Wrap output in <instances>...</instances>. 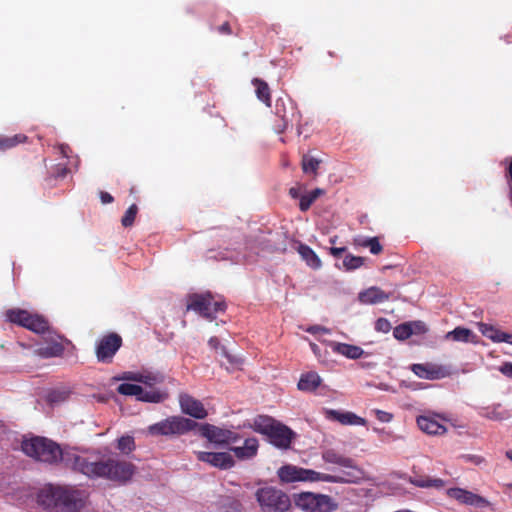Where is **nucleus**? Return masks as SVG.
Here are the masks:
<instances>
[{
	"mask_svg": "<svg viewBox=\"0 0 512 512\" xmlns=\"http://www.w3.org/2000/svg\"><path fill=\"white\" fill-rule=\"evenodd\" d=\"M235 456L240 460L251 459L256 455L257 450H233Z\"/></svg>",
	"mask_w": 512,
	"mask_h": 512,
	"instance_id": "obj_46",
	"label": "nucleus"
},
{
	"mask_svg": "<svg viewBox=\"0 0 512 512\" xmlns=\"http://www.w3.org/2000/svg\"><path fill=\"white\" fill-rule=\"evenodd\" d=\"M255 498L262 512H287L291 507L289 496L274 486L258 488Z\"/></svg>",
	"mask_w": 512,
	"mask_h": 512,
	"instance_id": "obj_5",
	"label": "nucleus"
},
{
	"mask_svg": "<svg viewBox=\"0 0 512 512\" xmlns=\"http://www.w3.org/2000/svg\"><path fill=\"white\" fill-rule=\"evenodd\" d=\"M411 483L414 484L417 487L422 488H441L444 486V482L441 479H431L429 477H416L414 479H411Z\"/></svg>",
	"mask_w": 512,
	"mask_h": 512,
	"instance_id": "obj_36",
	"label": "nucleus"
},
{
	"mask_svg": "<svg viewBox=\"0 0 512 512\" xmlns=\"http://www.w3.org/2000/svg\"><path fill=\"white\" fill-rule=\"evenodd\" d=\"M298 253L308 266L313 269H319L321 267V260L317 254L307 245L300 244L298 247Z\"/></svg>",
	"mask_w": 512,
	"mask_h": 512,
	"instance_id": "obj_28",
	"label": "nucleus"
},
{
	"mask_svg": "<svg viewBox=\"0 0 512 512\" xmlns=\"http://www.w3.org/2000/svg\"><path fill=\"white\" fill-rule=\"evenodd\" d=\"M68 170L66 167H60L59 168V171L57 172V176L59 177H65L66 174H67Z\"/></svg>",
	"mask_w": 512,
	"mask_h": 512,
	"instance_id": "obj_59",
	"label": "nucleus"
},
{
	"mask_svg": "<svg viewBox=\"0 0 512 512\" xmlns=\"http://www.w3.org/2000/svg\"><path fill=\"white\" fill-rule=\"evenodd\" d=\"M275 114L281 119V124L277 126L278 133L284 132L289 126L300 125L301 113L290 98L276 100Z\"/></svg>",
	"mask_w": 512,
	"mask_h": 512,
	"instance_id": "obj_9",
	"label": "nucleus"
},
{
	"mask_svg": "<svg viewBox=\"0 0 512 512\" xmlns=\"http://www.w3.org/2000/svg\"><path fill=\"white\" fill-rule=\"evenodd\" d=\"M226 308V303L222 300H215L210 292L194 293L188 296L187 310H192L209 321H213L216 314L224 312Z\"/></svg>",
	"mask_w": 512,
	"mask_h": 512,
	"instance_id": "obj_7",
	"label": "nucleus"
},
{
	"mask_svg": "<svg viewBox=\"0 0 512 512\" xmlns=\"http://www.w3.org/2000/svg\"><path fill=\"white\" fill-rule=\"evenodd\" d=\"M482 415L488 417L489 419H493V420H502L509 416L508 412L506 410L502 409L501 406L493 408L492 410L487 408L486 412L482 413Z\"/></svg>",
	"mask_w": 512,
	"mask_h": 512,
	"instance_id": "obj_43",
	"label": "nucleus"
},
{
	"mask_svg": "<svg viewBox=\"0 0 512 512\" xmlns=\"http://www.w3.org/2000/svg\"><path fill=\"white\" fill-rule=\"evenodd\" d=\"M199 436L207 439L213 444L235 443L240 438L235 432L209 423H197L196 428Z\"/></svg>",
	"mask_w": 512,
	"mask_h": 512,
	"instance_id": "obj_10",
	"label": "nucleus"
},
{
	"mask_svg": "<svg viewBox=\"0 0 512 512\" xmlns=\"http://www.w3.org/2000/svg\"><path fill=\"white\" fill-rule=\"evenodd\" d=\"M410 328L413 330V334H421L426 332V325L422 321L409 322Z\"/></svg>",
	"mask_w": 512,
	"mask_h": 512,
	"instance_id": "obj_47",
	"label": "nucleus"
},
{
	"mask_svg": "<svg viewBox=\"0 0 512 512\" xmlns=\"http://www.w3.org/2000/svg\"><path fill=\"white\" fill-rule=\"evenodd\" d=\"M197 422L182 416H169L147 428L151 436L175 437L184 435L196 428Z\"/></svg>",
	"mask_w": 512,
	"mask_h": 512,
	"instance_id": "obj_6",
	"label": "nucleus"
},
{
	"mask_svg": "<svg viewBox=\"0 0 512 512\" xmlns=\"http://www.w3.org/2000/svg\"><path fill=\"white\" fill-rule=\"evenodd\" d=\"M481 503H482V512H486L485 511L486 509L493 510L490 503L487 500H485L484 498H482Z\"/></svg>",
	"mask_w": 512,
	"mask_h": 512,
	"instance_id": "obj_58",
	"label": "nucleus"
},
{
	"mask_svg": "<svg viewBox=\"0 0 512 512\" xmlns=\"http://www.w3.org/2000/svg\"><path fill=\"white\" fill-rule=\"evenodd\" d=\"M252 84L255 87V93L257 98L266 104L268 107L271 106V90L269 85L260 78H254Z\"/></svg>",
	"mask_w": 512,
	"mask_h": 512,
	"instance_id": "obj_27",
	"label": "nucleus"
},
{
	"mask_svg": "<svg viewBox=\"0 0 512 512\" xmlns=\"http://www.w3.org/2000/svg\"><path fill=\"white\" fill-rule=\"evenodd\" d=\"M124 379L132 380L136 382L143 383L147 386H155L157 384H161L164 381L163 375L160 373L153 372H143V373H127Z\"/></svg>",
	"mask_w": 512,
	"mask_h": 512,
	"instance_id": "obj_19",
	"label": "nucleus"
},
{
	"mask_svg": "<svg viewBox=\"0 0 512 512\" xmlns=\"http://www.w3.org/2000/svg\"><path fill=\"white\" fill-rule=\"evenodd\" d=\"M321 384V378L316 372L302 374L298 382V389L301 391L312 392Z\"/></svg>",
	"mask_w": 512,
	"mask_h": 512,
	"instance_id": "obj_25",
	"label": "nucleus"
},
{
	"mask_svg": "<svg viewBox=\"0 0 512 512\" xmlns=\"http://www.w3.org/2000/svg\"><path fill=\"white\" fill-rule=\"evenodd\" d=\"M28 137L24 134H15L13 136H0V152L7 151L21 143H25Z\"/></svg>",
	"mask_w": 512,
	"mask_h": 512,
	"instance_id": "obj_30",
	"label": "nucleus"
},
{
	"mask_svg": "<svg viewBox=\"0 0 512 512\" xmlns=\"http://www.w3.org/2000/svg\"><path fill=\"white\" fill-rule=\"evenodd\" d=\"M354 244L362 248H368L373 255H379L383 251L378 237H357L354 239Z\"/></svg>",
	"mask_w": 512,
	"mask_h": 512,
	"instance_id": "obj_26",
	"label": "nucleus"
},
{
	"mask_svg": "<svg viewBox=\"0 0 512 512\" xmlns=\"http://www.w3.org/2000/svg\"><path fill=\"white\" fill-rule=\"evenodd\" d=\"M122 346V338L116 333L104 335L96 342L95 353L98 362L109 364Z\"/></svg>",
	"mask_w": 512,
	"mask_h": 512,
	"instance_id": "obj_11",
	"label": "nucleus"
},
{
	"mask_svg": "<svg viewBox=\"0 0 512 512\" xmlns=\"http://www.w3.org/2000/svg\"><path fill=\"white\" fill-rule=\"evenodd\" d=\"M241 448H258V440L256 438H247Z\"/></svg>",
	"mask_w": 512,
	"mask_h": 512,
	"instance_id": "obj_52",
	"label": "nucleus"
},
{
	"mask_svg": "<svg viewBox=\"0 0 512 512\" xmlns=\"http://www.w3.org/2000/svg\"><path fill=\"white\" fill-rule=\"evenodd\" d=\"M118 393L126 396H136L139 399L142 393V387L137 384L122 383L117 388Z\"/></svg>",
	"mask_w": 512,
	"mask_h": 512,
	"instance_id": "obj_37",
	"label": "nucleus"
},
{
	"mask_svg": "<svg viewBox=\"0 0 512 512\" xmlns=\"http://www.w3.org/2000/svg\"><path fill=\"white\" fill-rule=\"evenodd\" d=\"M87 498L85 490L52 484L43 486L35 494L37 504L51 512H80Z\"/></svg>",
	"mask_w": 512,
	"mask_h": 512,
	"instance_id": "obj_2",
	"label": "nucleus"
},
{
	"mask_svg": "<svg viewBox=\"0 0 512 512\" xmlns=\"http://www.w3.org/2000/svg\"><path fill=\"white\" fill-rule=\"evenodd\" d=\"M70 396V390L66 388H57L50 390L46 395V401L50 405H59L66 400H68Z\"/></svg>",
	"mask_w": 512,
	"mask_h": 512,
	"instance_id": "obj_31",
	"label": "nucleus"
},
{
	"mask_svg": "<svg viewBox=\"0 0 512 512\" xmlns=\"http://www.w3.org/2000/svg\"><path fill=\"white\" fill-rule=\"evenodd\" d=\"M409 322L396 326L393 330V335L398 340H406L413 335V330L410 328Z\"/></svg>",
	"mask_w": 512,
	"mask_h": 512,
	"instance_id": "obj_41",
	"label": "nucleus"
},
{
	"mask_svg": "<svg viewBox=\"0 0 512 512\" xmlns=\"http://www.w3.org/2000/svg\"><path fill=\"white\" fill-rule=\"evenodd\" d=\"M289 195L291 196V198L293 199H297V198H300V188L298 187H291L289 189Z\"/></svg>",
	"mask_w": 512,
	"mask_h": 512,
	"instance_id": "obj_54",
	"label": "nucleus"
},
{
	"mask_svg": "<svg viewBox=\"0 0 512 512\" xmlns=\"http://www.w3.org/2000/svg\"><path fill=\"white\" fill-rule=\"evenodd\" d=\"M315 493L301 492L294 494L295 505L305 512H312Z\"/></svg>",
	"mask_w": 512,
	"mask_h": 512,
	"instance_id": "obj_29",
	"label": "nucleus"
},
{
	"mask_svg": "<svg viewBox=\"0 0 512 512\" xmlns=\"http://www.w3.org/2000/svg\"><path fill=\"white\" fill-rule=\"evenodd\" d=\"M328 54H329L330 57H336V54L333 51H329Z\"/></svg>",
	"mask_w": 512,
	"mask_h": 512,
	"instance_id": "obj_62",
	"label": "nucleus"
},
{
	"mask_svg": "<svg viewBox=\"0 0 512 512\" xmlns=\"http://www.w3.org/2000/svg\"><path fill=\"white\" fill-rule=\"evenodd\" d=\"M507 486L512 489V484H508Z\"/></svg>",
	"mask_w": 512,
	"mask_h": 512,
	"instance_id": "obj_63",
	"label": "nucleus"
},
{
	"mask_svg": "<svg viewBox=\"0 0 512 512\" xmlns=\"http://www.w3.org/2000/svg\"><path fill=\"white\" fill-rule=\"evenodd\" d=\"M217 31L220 33V34H223V35H230L232 34V29H231V26L229 24V22H224L222 25L218 26L217 27Z\"/></svg>",
	"mask_w": 512,
	"mask_h": 512,
	"instance_id": "obj_50",
	"label": "nucleus"
},
{
	"mask_svg": "<svg viewBox=\"0 0 512 512\" xmlns=\"http://www.w3.org/2000/svg\"><path fill=\"white\" fill-rule=\"evenodd\" d=\"M134 446V438L130 435L122 436L118 439L117 448H132Z\"/></svg>",
	"mask_w": 512,
	"mask_h": 512,
	"instance_id": "obj_45",
	"label": "nucleus"
},
{
	"mask_svg": "<svg viewBox=\"0 0 512 512\" xmlns=\"http://www.w3.org/2000/svg\"><path fill=\"white\" fill-rule=\"evenodd\" d=\"M325 193V191L321 188H316L312 191H310L309 193L305 194V195H302L300 197V202H299V209L302 211V212H306L307 210H309V208L311 207V205L321 196Z\"/></svg>",
	"mask_w": 512,
	"mask_h": 512,
	"instance_id": "obj_32",
	"label": "nucleus"
},
{
	"mask_svg": "<svg viewBox=\"0 0 512 512\" xmlns=\"http://www.w3.org/2000/svg\"><path fill=\"white\" fill-rule=\"evenodd\" d=\"M59 151L64 157H68V152H70V148L68 145L61 144L59 146Z\"/></svg>",
	"mask_w": 512,
	"mask_h": 512,
	"instance_id": "obj_55",
	"label": "nucleus"
},
{
	"mask_svg": "<svg viewBox=\"0 0 512 512\" xmlns=\"http://www.w3.org/2000/svg\"><path fill=\"white\" fill-rule=\"evenodd\" d=\"M325 462L337 465L339 470L335 474L319 473L320 481L332 483H359L365 478V472L354 461L341 455L335 450H325L322 454Z\"/></svg>",
	"mask_w": 512,
	"mask_h": 512,
	"instance_id": "obj_3",
	"label": "nucleus"
},
{
	"mask_svg": "<svg viewBox=\"0 0 512 512\" xmlns=\"http://www.w3.org/2000/svg\"><path fill=\"white\" fill-rule=\"evenodd\" d=\"M506 456L512 461V450H508Z\"/></svg>",
	"mask_w": 512,
	"mask_h": 512,
	"instance_id": "obj_61",
	"label": "nucleus"
},
{
	"mask_svg": "<svg viewBox=\"0 0 512 512\" xmlns=\"http://www.w3.org/2000/svg\"><path fill=\"white\" fill-rule=\"evenodd\" d=\"M209 344L212 346V347H217V345L219 344V341H218V338L217 337H211L209 339Z\"/></svg>",
	"mask_w": 512,
	"mask_h": 512,
	"instance_id": "obj_60",
	"label": "nucleus"
},
{
	"mask_svg": "<svg viewBox=\"0 0 512 512\" xmlns=\"http://www.w3.org/2000/svg\"><path fill=\"white\" fill-rule=\"evenodd\" d=\"M179 403L181 410L184 414L190 415L195 419H204L208 413L202 402L195 399L189 394H181L179 396Z\"/></svg>",
	"mask_w": 512,
	"mask_h": 512,
	"instance_id": "obj_16",
	"label": "nucleus"
},
{
	"mask_svg": "<svg viewBox=\"0 0 512 512\" xmlns=\"http://www.w3.org/2000/svg\"><path fill=\"white\" fill-rule=\"evenodd\" d=\"M439 419L445 420L439 414L421 415L417 417L418 427L429 435H442L446 432V427L439 422Z\"/></svg>",
	"mask_w": 512,
	"mask_h": 512,
	"instance_id": "obj_17",
	"label": "nucleus"
},
{
	"mask_svg": "<svg viewBox=\"0 0 512 512\" xmlns=\"http://www.w3.org/2000/svg\"><path fill=\"white\" fill-rule=\"evenodd\" d=\"M166 398V395L160 391H144L139 396V400L150 403H159Z\"/></svg>",
	"mask_w": 512,
	"mask_h": 512,
	"instance_id": "obj_39",
	"label": "nucleus"
},
{
	"mask_svg": "<svg viewBox=\"0 0 512 512\" xmlns=\"http://www.w3.org/2000/svg\"><path fill=\"white\" fill-rule=\"evenodd\" d=\"M320 163V160L308 155H304L301 161L302 170L304 173H312L314 176H316Z\"/></svg>",
	"mask_w": 512,
	"mask_h": 512,
	"instance_id": "obj_35",
	"label": "nucleus"
},
{
	"mask_svg": "<svg viewBox=\"0 0 512 512\" xmlns=\"http://www.w3.org/2000/svg\"><path fill=\"white\" fill-rule=\"evenodd\" d=\"M411 371L419 378L427 380H439L450 375L447 367L431 362L412 364Z\"/></svg>",
	"mask_w": 512,
	"mask_h": 512,
	"instance_id": "obj_13",
	"label": "nucleus"
},
{
	"mask_svg": "<svg viewBox=\"0 0 512 512\" xmlns=\"http://www.w3.org/2000/svg\"><path fill=\"white\" fill-rule=\"evenodd\" d=\"M254 431L265 435L277 448H290L297 434L283 423L267 415H259L251 426Z\"/></svg>",
	"mask_w": 512,
	"mask_h": 512,
	"instance_id": "obj_4",
	"label": "nucleus"
},
{
	"mask_svg": "<svg viewBox=\"0 0 512 512\" xmlns=\"http://www.w3.org/2000/svg\"><path fill=\"white\" fill-rule=\"evenodd\" d=\"M331 348L333 352L341 354L349 359H359L364 354L361 347L347 343L333 342L331 344Z\"/></svg>",
	"mask_w": 512,
	"mask_h": 512,
	"instance_id": "obj_21",
	"label": "nucleus"
},
{
	"mask_svg": "<svg viewBox=\"0 0 512 512\" xmlns=\"http://www.w3.org/2000/svg\"><path fill=\"white\" fill-rule=\"evenodd\" d=\"M446 337L454 341L463 342H474L476 338V336L472 333L471 330L463 327L455 328L453 331H450Z\"/></svg>",
	"mask_w": 512,
	"mask_h": 512,
	"instance_id": "obj_33",
	"label": "nucleus"
},
{
	"mask_svg": "<svg viewBox=\"0 0 512 512\" xmlns=\"http://www.w3.org/2000/svg\"><path fill=\"white\" fill-rule=\"evenodd\" d=\"M279 236V233L274 234L271 231H260L258 239L260 240L261 245H263V249L274 252L279 249L275 241Z\"/></svg>",
	"mask_w": 512,
	"mask_h": 512,
	"instance_id": "obj_34",
	"label": "nucleus"
},
{
	"mask_svg": "<svg viewBox=\"0 0 512 512\" xmlns=\"http://www.w3.org/2000/svg\"><path fill=\"white\" fill-rule=\"evenodd\" d=\"M365 258L348 254L343 260V266L346 270L351 271L360 268L364 264Z\"/></svg>",
	"mask_w": 512,
	"mask_h": 512,
	"instance_id": "obj_38",
	"label": "nucleus"
},
{
	"mask_svg": "<svg viewBox=\"0 0 512 512\" xmlns=\"http://www.w3.org/2000/svg\"><path fill=\"white\" fill-rule=\"evenodd\" d=\"M376 418L381 422H390L393 418V415L389 412L382 410H375Z\"/></svg>",
	"mask_w": 512,
	"mask_h": 512,
	"instance_id": "obj_48",
	"label": "nucleus"
},
{
	"mask_svg": "<svg viewBox=\"0 0 512 512\" xmlns=\"http://www.w3.org/2000/svg\"><path fill=\"white\" fill-rule=\"evenodd\" d=\"M5 316L9 322L26 328L36 334H44L50 330L49 322L44 316L31 313L25 309H9L6 311Z\"/></svg>",
	"mask_w": 512,
	"mask_h": 512,
	"instance_id": "obj_8",
	"label": "nucleus"
},
{
	"mask_svg": "<svg viewBox=\"0 0 512 512\" xmlns=\"http://www.w3.org/2000/svg\"><path fill=\"white\" fill-rule=\"evenodd\" d=\"M482 335L491 339L494 342H502L503 332L486 324L482 323Z\"/></svg>",
	"mask_w": 512,
	"mask_h": 512,
	"instance_id": "obj_42",
	"label": "nucleus"
},
{
	"mask_svg": "<svg viewBox=\"0 0 512 512\" xmlns=\"http://www.w3.org/2000/svg\"><path fill=\"white\" fill-rule=\"evenodd\" d=\"M346 251V247H331L330 253L336 258H339Z\"/></svg>",
	"mask_w": 512,
	"mask_h": 512,
	"instance_id": "obj_53",
	"label": "nucleus"
},
{
	"mask_svg": "<svg viewBox=\"0 0 512 512\" xmlns=\"http://www.w3.org/2000/svg\"><path fill=\"white\" fill-rule=\"evenodd\" d=\"M21 448H61V446L46 437L32 436L30 438H24L21 444Z\"/></svg>",
	"mask_w": 512,
	"mask_h": 512,
	"instance_id": "obj_24",
	"label": "nucleus"
},
{
	"mask_svg": "<svg viewBox=\"0 0 512 512\" xmlns=\"http://www.w3.org/2000/svg\"><path fill=\"white\" fill-rule=\"evenodd\" d=\"M278 477L282 482L291 483L296 481H320L319 472L311 469L299 468L292 465H285L278 469Z\"/></svg>",
	"mask_w": 512,
	"mask_h": 512,
	"instance_id": "obj_12",
	"label": "nucleus"
},
{
	"mask_svg": "<svg viewBox=\"0 0 512 512\" xmlns=\"http://www.w3.org/2000/svg\"><path fill=\"white\" fill-rule=\"evenodd\" d=\"M339 504L329 495L315 493L312 512H334Z\"/></svg>",
	"mask_w": 512,
	"mask_h": 512,
	"instance_id": "obj_20",
	"label": "nucleus"
},
{
	"mask_svg": "<svg viewBox=\"0 0 512 512\" xmlns=\"http://www.w3.org/2000/svg\"><path fill=\"white\" fill-rule=\"evenodd\" d=\"M137 213L138 206L136 204L130 205L121 219L122 226L125 228L131 227L134 224Z\"/></svg>",
	"mask_w": 512,
	"mask_h": 512,
	"instance_id": "obj_40",
	"label": "nucleus"
},
{
	"mask_svg": "<svg viewBox=\"0 0 512 512\" xmlns=\"http://www.w3.org/2000/svg\"><path fill=\"white\" fill-rule=\"evenodd\" d=\"M502 342H506V343L512 345V334L503 332Z\"/></svg>",
	"mask_w": 512,
	"mask_h": 512,
	"instance_id": "obj_56",
	"label": "nucleus"
},
{
	"mask_svg": "<svg viewBox=\"0 0 512 512\" xmlns=\"http://www.w3.org/2000/svg\"><path fill=\"white\" fill-rule=\"evenodd\" d=\"M500 372L508 378H512V362H505L499 368Z\"/></svg>",
	"mask_w": 512,
	"mask_h": 512,
	"instance_id": "obj_49",
	"label": "nucleus"
},
{
	"mask_svg": "<svg viewBox=\"0 0 512 512\" xmlns=\"http://www.w3.org/2000/svg\"><path fill=\"white\" fill-rule=\"evenodd\" d=\"M309 332L311 333H317L319 331H323V332H328V330L324 327H321V326H314V327H311L308 329Z\"/></svg>",
	"mask_w": 512,
	"mask_h": 512,
	"instance_id": "obj_57",
	"label": "nucleus"
},
{
	"mask_svg": "<svg viewBox=\"0 0 512 512\" xmlns=\"http://www.w3.org/2000/svg\"><path fill=\"white\" fill-rule=\"evenodd\" d=\"M447 494L450 498H453L463 504L478 505L480 503V496L461 488L448 489Z\"/></svg>",
	"mask_w": 512,
	"mask_h": 512,
	"instance_id": "obj_22",
	"label": "nucleus"
},
{
	"mask_svg": "<svg viewBox=\"0 0 512 512\" xmlns=\"http://www.w3.org/2000/svg\"><path fill=\"white\" fill-rule=\"evenodd\" d=\"M375 329L378 332L387 333L391 330V324L386 318H379L375 322Z\"/></svg>",
	"mask_w": 512,
	"mask_h": 512,
	"instance_id": "obj_44",
	"label": "nucleus"
},
{
	"mask_svg": "<svg viewBox=\"0 0 512 512\" xmlns=\"http://www.w3.org/2000/svg\"><path fill=\"white\" fill-rule=\"evenodd\" d=\"M325 416L331 421H336L342 425L363 426L366 420L350 411H338L328 409L325 411Z\"/></svg>",
	"mask_w": 512,
	"mask_h": 512,
	"instance_id": "obj_18",
	"label": "nucleus"
},
{
	"mask_svg": "<svg viewBox=\"0 0 512 512\" xmlns=\"http://www.w3.org/2000/svg\"><path fill=\"white\" fill-rule=\"evenodd\" d=\"M36 462L45 464H63L66 468L80 472L90 478H106L113 482L125 484L134 475V466L126 461L108 459L106 461L73 453L71 450H23Z\"/></svg>",
	"mask_w": 512,
	"mask_h": 512,
	"instance_id": "obj_1",
	"label": "nucleus"
},
{
	"mask_svg": "<svg viewBox=\"0 0 512 512\" xmlns=\"http://www.w3.org/2000/svg\"><path fill=\"white\" fill-rule=\"evenodd\" d=\"M359 299L365 304L381 303L389 299V295L378 287H371L361 292Z\"/></svg>",
	"mask_w": 512,
	"mask_h": 512,
	"instance_id": "obj_23",
	"label": "nucleus"
},
{
	"mask_svg": "<svg viewBox=\"0 0 512 512\" xmlns=\"http://www.w3.org/2000/svg\"><path fill=\"white\" fill-rule=\"evenodd\" d=\"M57 339L51 338L47 341L46 346L39 347L35 350L36 355L41 358L48 359L54 357H61L64 354L66 344H71V341L65 338L64 336L57 335Z\"/></svg>",
	"mask_w": 512,
	"mask_h": 512,
	"instance_id": "obj_15",
	"label": "nucleus"
},
{
	"mask_svg": "<svg viewBox=\"0 0 512 512\" xmlns=\"http://www.w3.org/2000/svg\"><path fill=\"white\" fill-rule=\"evenodd\" d=\"M99 195H100V200L103 204H110L114 201L113 196L108 192L101 191Z\"/></svg>",
	"mask_w": 512,
	"mask_h": 512,
	"instance_id": "obj_51",
	"label": "nucleus"
},
{
	"mask_svg": "<svg viewBox=\"0 0 512 512\" xmlns=\"http://www.w3.org/2000/svg\"><path fill=\"white\" fill-rule=\"evenodd\" d=\"M197 458L220 469H229L234 465L233 456L226 451L215 452L201 450L198 451Z\"/></svg>",
	"mask_w": 512,
	"mask_h": 512,
	"instance_id": "obj_14",
	"label": "nucleus"
}]
</instances>
